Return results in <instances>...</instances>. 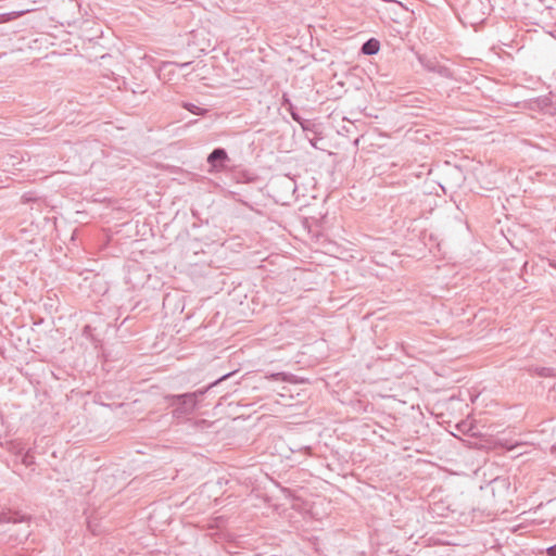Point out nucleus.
I'll list each match as a JSON object with an SVG mask.
<instances>
[{
    "label": "nucleus",
    "mask_w": 556,
    "mask_h": 556,
    "mask_svg": "<svg viewBox=\"0 0 556 556\" xmlns=\"http://www.w3.org/2000/svg\"><path fill=\"white\" fill-rule=\"evenodd\" d=\"M228 376L229 375H224L220 379L211 383L206 389L198 390L192 393L166 396L165 399L169 401V405L176 406V408L173 410V416L175 418H180L193 413L198 404V399L204 395L207 389L216 386L219 381L226 379Z\"/></svg>",
    "instance_id": "obj_1"
},
{
    "label": "nucleus",
    "mask_w": 556,
    "mask_h": 556,
    "mask_svg": "<svg viewBox=\"0 0 556 556\" xmlns=\"http://www.w3.org/2000/svg\"><path fill=\"white\" fill-rule=\"evenodd\" d=\"M226 160H228L227 152L222 148L213 150V152L207 157L208 164H211L214 168L224 167L223 162Z\"/></svg>",
    "instance_id": "obj_2"
},
{
    "label": "nucleus",
    "mask_w": 556,
    "mask_h": 556,
    "mask_svg": "<svg viewBox=\"0 0 556 556\" xmlns=\"http://www.w3.org/2000/svg\"><path fill=\"white\" fill-rule=\"evenodd\" d=\"M379 48H380L379 41L372 38V39L367 40L363 45L362 52L367 55H374V54L378 53Z\"/></svg>",
    "instance_id": "obj_3"
},
{
    "label": "nucleus",
    "mask_w": 556,
    "mask_h": 556,
    "mask_svg": "<svg viewBox=\"0 0 556 556\" xmlns=\"http://www.w3.org/2000/svg\"><path fill=\"white\" fill-rule=\"evenodd\" d=\"M26 519V517L24 515H21L20 513H12V511H9V513H2L0 515V521L2 522H21V521H24Z\"/></svg>",
    "instance_id": "obj_4"
},
{
    "label": "nucleus",
    "mask_w": 556,
    "mask_h": 556,
    "mask_svg": "<svg viewBox=\"0 0 556 556\" xmlns=\"http://www.w3.org/2000/svg\"><path fill=\"white\" fill-rule=\"evenodd\" d=\"M184 108L187 109L189 112H191L192 114H197V115H203L205 113V110L192 104V103H185L184 104Z\"/></svg>",
    "instance_id": "obj_5"
},
{
    "label": "nucleus",
    "mask_w": 556,
    "mask_h": 556,
    "mask_svg": "<svg viewBox=\"0 0 556 556\" xmlns=\"http://www.w3.org/2000/svg\"><path fill=\"white\" fill-rule=\"evenodd\" d=\"M495 444L498 446L505 447L507 450H514L515 447H517L519 445L518 443L513 444V443L508 442V440H502V439L497 440Z\"/></svg>",
    "instance_id": "obj_6"
},
{
    "label": "nucleus",
    "mask_w": 556,
    "mask_h": 556,
    "mask_svg": "<svg viewBox=\"0 0 556 556\" xmlns=\"http://www.w3.org/2000/svg\"><path fill=\"white\" fill-rule=\"evenodd\" d=\"M17 15H18V13H15V12L0 14V23L10 21V20L16 17Z\"/></svg>",
    "instance_id": "obj_7"
},
{
    "label": "nucleus",
    "mask_w": 556,
    "mask_h": 556,
    "mask_svg": "<svg viewBox=\"0 0 556 556\" xmlns=\"http://www.w3.org/2000/svg\"><path fill=\"white\" fill-rule=\"evenodd\" d=\"M266 378L271 379V380H286V375L283 372H277V374H271L270 376H267Z\"/></svg>",
    "instance_id": "obj_8"
},
{
    "label": "nucleus",
    "mask_w": 556,
    "mask_h": 556,
    "mask_svg": "<svg viewBox=\"0 0 556 556\" xmlns=\"http://www.w3.org/2000/svg\"><path fill=\"white\" fill-rule=\"evenodd\" d=\"M546 553L547 555L549 556H556V544L553 545V546H549L547 549H546Z\"/></svg>",
    "instance_id": "obj_9"
},
{
    "label": "nucleus",
    "mask_w": 556,
    "mask_h": 556,
    "mask_svg": "<svg viewBox=\"0 0 556 556\" xmlns=\"http://www.w3.org/2000/svg\"><path fill=\"white\" fill-rule=\"evenodd\" d=\"M189 65H190V63H189V62L178 64V66H179L180 68H185V67H187V66H189Z\"/></svg>",
    "instance_id": "obj_10"
},
{
    "label": "nucleus",
    "mask_w": 556,
    "mask_h": 556,
    "mask_svg": "<svg viewBox=\"0 0 556 556\" xmlns=\"http://www.w3.org/2000/svg\"><path fill=\"white\" fill-rule=\"evenodd\" d=\"M24 463L27 465L30 463L27 456L24 458Z\"/></svg>",
    "instance_id": "obj_11"
}]
</instances>
